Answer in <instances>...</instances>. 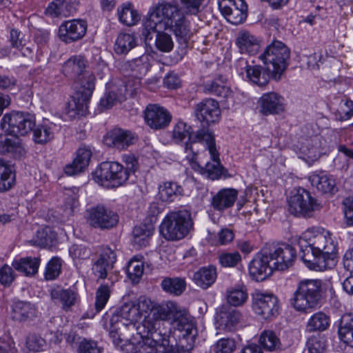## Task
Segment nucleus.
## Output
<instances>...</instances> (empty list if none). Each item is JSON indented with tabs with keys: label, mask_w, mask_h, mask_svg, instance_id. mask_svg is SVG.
Masks as SVG:
<instances>
[{
	"label": "nucleus",
	"mask_w": 353,
	"mask_h": 353,
	"mask_svg": "<svg viewBox=\"0 0 353 353\" xmlns=\"http://www.w3.org/2000/svg\"><path fill=\"white\" fill-rule=\"evenodd\" d=\"M298 245L302 261L309 269L323 271L335 265L337 242L329 231L308 228L299 236Z\"/></svg>",
	"instance_id": "nucleus-1"
},
{
	"label": "nucleus",
	"mask_w": 353,
	"mask_h": 353,
	"mask_svg": "<svg viewBox=\"0 0 353 353\" xmlns=\"http://www.w3.org/2000/svg\"><path fill=\"white\" fill-rule=\"evenodd\" d=\"M149 312H151L152 315L145 316L143 321L150 318L155 323V330H161L160 321L172 319L173 327L180 332L179 337L194 341L196 334L194 319L185 310H181L175 302L167 301L159 303L150 299Z\"/></svg>",
	"instance_id": "nucleus-2"
},
{
	"label": "nucleus",
	"mask_w": 353,
	"mask_h": 353,
	"mask_svg": "<svg viewBox=\"0 0 353 353\" xmlns=\"http://www.w3.org/2000/svg\"><path fill=\"white\" fill-rule=\"evenodd\" d=\"M170 331L155 330V323L148 318L141 321L137 328V334L141 341L134 344L130 342L128 345L132 353H172L173 345L170 343Z\"/></svg>",
	"instance_id": "nucleus-3"
},
{
	"label": "nucleus",
	"mask_w": 353,
	"mask_h": 353,
	"mask_svg": "<svg viewBox=\"0 0 353 353\" xmlns=\"http://www.w3.org/2000/svg\"><path fill=\"white\" fill-rule=\"evenodd\" d=\"M322 282L319 279L300 281L290 299V304L298 312L309 313L320 303Z\"/></svg>",
	"instance_id": "nucleus-4"
},
{
	"label": "nucleus",
	"mask_w": 353,
	"mask_h": 353,
	"mask_svg": "<svg viewBox=\"0 0 353 353\" xmlns=\"http://www.w3.org/2000/svg\"><path fill=\"white\" fill-rule=\"evenodd\" d=\"M193 225L189 210H174L168 213L162 220L159 232L168 241H179L189 234Z\"/></svg>",
	"instance_id": "nucleus-5"
},
{
	"label": "nucleus",
	"mask_w": 353,
	"mask_h": 353,
	"mask_svg": "<svg viewBox=\"0 0 353 353\" xmlns=\"http://www.w3.org/2000/svg\"><path fill=\"white\" fill-rule=\"evenodd\" d=\"M172 138L175 143H181L188 138L185 143L184 151L187 154L186 158L190 162H193L199 152L196 148L198 144H205L208 142V135H214L208 128H203L194 133L192 127L183 121L176 123L172 130Z\"/></svg>",
	"instance_id": "nucleus-6"
},
{
	"label": "nucleus",
	"mask_w": 353,
	"mask_h": 353,
	"mask_svg": "<svg viewBox=\"0 0 353 353\" xmlns=\"http://www.w3.org/2000/svg\"><path fill=\"white\" fill-rule=\"evenodd\" d=\"M150 299L144 296L135 301L124 303L115 313L112 315V322L121 323L123 327H128L131 330H136L141 323L139 321L143 314L149 312Z\"/></svg>",
	"instance_id": "nucleus-7"
},
{
	"label": "nucleus",
	"mask_w": 353,
	"mask_h": 353,
	"mask_svg": "<svg viewBox=\"0 0 353 353\" xmlns=\"http://www.w3.org/2000/svg\"><path fill=\"white\" fill-rule=\"evenodd\" d=\"M130 175L124 165L117 162H103L92 174L95 182L106 187L122 185L127 182Z\"/></svg>",
	"instance_id": "nucleus-8"
},
{
	"label": "nucleus",
	"mask_w": 353,
	"mask_h": 353,
	"mask_svg": "<svg viewBox=\"0 0 353 353\" xmlns=\"http://www.w3.org/2000/svg\"><path fill=\"white\" fill-rule=\"evenodd\" d=\"M34 115L25 112L13 111L3 115L0 127L6 134L12 136H26L35 126Z\"/></svg>",
	"instance_id": "nucleus-9"
},
{
	"label": "nucleus",
	"mask_w": 353,
	"mask_h": 353,
	"mask_svg": "<svg viewBox=\"0 0 353 353\" xmlns=\"http://www.w3.org/2000/svg\"><path fill=\"white\" fill-rule=\"evenodd\" d=\"M320 208L321 205L317 200L304 188H299L288 200L289 212L297 217H312Z\"/></svg>",
	"instance_id": "nucleus-10"
},
{
	"label": "nucleus",
	"mask_w": 353,
	"mask_h": 353,
	"mask_svg": "<svg viewBox=\"0 0 353 353\" xmlns=\"http://www.w3.org/2000/svg\"><path fill=\"white\" fill-rule=\"evenodd\" d=\"M84 216L89 225L101 230L111 229L119 221V216L116 212L100 204L88 208Z\"/></svg>",
	"instance_id": "nucleus-11"
},
{
	"label": "nucleus",
	"mask_w": 353,
	"mask_h": 353,
	"mask_svg": "<svg viewBox=\"0 0 353 353\" xmlns=\"http://www.w3.org/2000/svg\"><path fill=\"white\" fill-rule=\"evenodd\" d=\"M251 296L252 309L256 314L270 319L279 314V300L273 294L255 290Z\"/></svg>",
	"instance_id": "nucleus-12"
},
{
	"label": "nucleus",
	"mask_w": 353,
	"mask_h": 353,
	"mask_svg": "<svg viewBox=\"0 0 353 353\" xmlns=\"http://www.w3.org/2000/svg\"><path fill=\"white\" fill-rule=\"evenodd\" d=\"M265 248L275 270H285L293 265L296 257V251L292 245L281 243Z\"/></svg>",
	"instance_id": "nucleus-13"
},
{
	"label": "nucleus",
	"mask_w": 353,
	"mask_h": 353,
	"mask_svg": "<svg viewBox=\"0 0 353 353\" xmlns=\"http://www.w3.org/2000/svg\"><path fill=\"white\" fill-rule=\"evenodd\" d=\"M290 51L289 48L281 41H274L268 45L264 52L258 59L267 64L272 66H287L289 63Z\"/></svg>",
	"instance_id": "nucleus-14"
},
{
	"label": "nucleus",
	"mask_w": 353,
	"mask_h": 353,
	"mask_svg": "<svg viewBox=\"0 0 353 353\" xmlns=\"http://www.w3.org/2000/svg\"><path fill=\"white\" fill-rule=\"evenodd\" d=\"M222 14L232 24L243 23L248 13V6L244 0H218Z\"/></svg>",
	"instance_id": "nucleus-15"
},
{
	"label": "nucleus",
	"mask_w": 353,
	"mask_h": 353,
	"mask_svg": "<svg viewBox=\"0 0 353 353\" xmlns=\"http://www.w3.org/2000/svg\"><path fill=\"white\" fill-rule=\"evenodd\" d=\"M181 13L178 6L161 1L150 9L149 16L166 29L170 24H173V21L180 17Z\"/></svg>",
	"instance_id": "nucleus-16"
},
{
	"label": "nucleus",
	"mask_w": 353,
	"mask_h": 353,
	"mask_svg": "<svg viewBox=\"0 0 353 353\" xmlns=\"http://www.w3.org/2000/svg\"><path fill=\"white\" fill-rule=\"evenodd\" d=\"M272 265L268 249L264 248L254 256L250 263L249 272L256 281H263L270 276L275 270Z\"/></svg>",
	"instance_id": "nucleus-17"
},
{
	"label": "nucleus",
	"mask_w": 353,
	"mask_h": 353,
	"mask_svg": "<svg viewBox=\"0 0 353 353\" xmlns=\"http://www.w3.org/2000/svg\"><path fill=\"white\" fill-rule=\"evenodd\" d=\"M208 142L205 144V148L208 150L211 161L205 164V167L200 165L198 166L201 168L203 174L211 180H216L221 178L223 174V168L221 165L219 159V153L216 150L214 135H208Z\"/></svg>",
	"instance_id": "nucleus-18"
},
{
	"label": "nucleus",
	"mask_w": 353,
	"mask_h": 353,
	"mask_svg": "<svg viewBox=\"0 0 353 353\" xmlns=\"http://www.w3.org/2000/svg\"><path fill=\"white\" fill-rule=\"evenodd\" d=\"M246 77L259 86L266 85L270 79L279 81L285 72V68H245Z\"/></svg>",
	"instance_id": "nucleus-19"
},
{
	"label": "nucleus",
	"mask_w": 353,
	"mask_h": 353,
	"mask_svg": "<svg viewBox=\"0 0 353 353\" xmlns=\"http://www.w3.org/2000/svg\"><path fill=\"white\" fill-rule=\"evenodd\" d=\"M87 31V23L83 20L73 19L61 24L59 28V39L65 43H70L82 39Z\"/></svg>",
	"instance_id": "nucleus-20"
},
{
	"label": "nucleus",
	"mask_w": 353,
	"mask_h": 353,
	"mask_svg": "<svg viewBox=\"0 0 353 353\" xmlns=\"http://www.w3.org/2000/svg\"><path fill=\"white\" fill-rule=\"evenodd\" d=\"M145 120L150 128L161 130L170 124L172 115L165 108L157 104H150L145 111Z\"/></svg>",
	"instance_id": "nucleus-21"
},
{
	"label": "nucleus",
	"mask_w": 353,
	"mask_h": 353,
	"mask_svg": "<svg viewBox=\"0 0 353 353\" xmlns=\"http://www.w3.org/2000/svg\"><path fill=\"white\" fill-rule=\"evenodd\" d=\"M103 141L108 147L122 150L133 145L137 141V137L130 130L114 128L105 134Z\"/></svg>",
	"instance_id": "nucleus-22"
},
{
	"label": "nucleus",
	"mask_w": 353,
	"mask_h": 353,
	"mask_svg": "<svg viewBox=\"0 0 353 353\" xmlns=\"http://www.w3.org/2000/svg\"><path fill=\"white\" fill-rule=\"evenodd\" d=\"M259 112L265 116L278 114L285 110V99L275 92L264 93L259 99Z\"/></svg>",
	"instance_id": "nucleus-23"
},
{
	"label": "nucleus",
	"mask_w": 353,
	"mask_h": 353,
	"mask_svg": "<svg viewBox=\"0 0 353 353\" xmlns=\"http://www.w3.org/2000/svg\"><path fill=\"white\" fill-rule=\"evenodd\" d=\"M116 261L117 255L113 250L108 247L101 248L99 257L92 265V273L98 279H105L108 272L113 268Z\"/></svg>",
	"instance_id": "nucleus-24"
},
{
	"label": "nucleus",
	"mask_w": 353,
	"mask_h": 353,
	"mask_svg": "<svg viewBox=\"0 0 353 353\" xmlns=\"http://www.w3.org/2000/svg\"><path fill=\"white\" fill-rule=\"evenodd\" d=\"M196 115L199 120L207 123H216L221 118L219 103L212 99H207L196 105Z\"/></svg>",
	"instance_id": "nucleus-25"
},
{
	"label": "nucleus",
	"mask_w": 353,
	"mask_h": 353,
	"mask_svg": "<svg viewBox=\"0 0 353 353\" xmlns=\"http://www.w3.org/2000/svg\"><path fill=\"white\" fill-rule=\"evenodd\" d=\"M75 74V83L79 86L76 92L90 100L95 89L94 72L86 68H77Z\"/></svg>",
	"instance_id": "nucleus-26"
},
{
	"label": "nucleus",
	"mask_w": 353,
	"mask_h": 353,
	"mask_svg": "<svg viewBox=\"0 0 353 353\" xmlns=\"http://www.w3.org/2000/svg\"><path fill=\"white\" fill-rule=\"evenodd\" d=\"M240 314L228 305H222L216 311V329L232 331L239 322Z\"/></svg>",
	"instance_id": "nucleus-27"
},
{
	"label": "nucleus",
	"mask_w": 353,
	"mask_h": 353,
	"mask_svg": "<svg viewBox=\"0 0 353 353\" xmlns=\"http://www.w3.org/2000/svg\"><path fill=\"white\" fill-rule=\"evenodd\" d=\"M169 27L172 28L181 46V54L179 55L176 59H181L183 56L185 54V49L188 47V43L190 38L188 23L185 20L183 13H181L180 17H178L174 21H173V24H170Z\"/></svg>",
	"instance_id": "nucleus-28"
},
{
	"label": "nucleus",
	"mask_w": 353,
	"mask_h": 353,
	"mask_svg": "<svg viewBox=\"0 0 353 353\" xmlns=\"http://www.w3.org/2000/svg\"><path fill=\"white\" fill-rule=\"evenodd\" d=\"M238 194L234 188H223L212 197L211 205L214 210L223 212L234 205Z\"/></svg>",
	"instance_id": "nucleus-29"
},
{
	"label": "nucleus",
	"mask_w": 353,
	"mask_h": 353,
	"mask_svg": "<svg viewBox=\"0 0 353 353\" xmlns=\"http://www.w3.org/2000/svg\"><path fill=\"white\" fill-rule=\"evenodd\" d=\"M308 180L312 186L322 194H333L336 190V181L333 176L323 172L312 173Z\"/></svg>",
	"instance_id": "nucleus-30"
},
{
	"label": "nucleus",
	"mask_w": 353,
	"mask_h": 353,
	"mask_svg": "<svg viewBox=\"0 0 353 353\" xmlns=\"http://www.w3.org/2000/svg\"><path fill=\"white\" fill-rule=\"evenodd\" d=\"M0 154L10 158L19 159L26 154V150L18 137L0 139Z\"/></svg>",
	"instance_id": "nucleus-31"
},
{
	"label": "nucleus",
	"mask_w": 353,
	"mask_h": 353,
	"mask_svg": "<svg viewBox=\"0 0 353 353\" xmlns=\"http://www.w3.org/2000/svg\"><path fill=\"white\" fill-rule=\"evenodd\" d=\"M91 156L92 152L89 148H80L77 151V155L73 161L65 165L64 168L65 173L67 175L72 176L83 172L88 165Z\"/></svg>",
	"instance_id": "nucleus-32"
},
{
	"label": "nucleus",
	"mask_w": 353,
	"mask_h": 353,
	"mask_svg": "<svg viewBox=\"0 0 353 353\" xmlns=\"http://www.w3.org/2000/svg\"><path fill=\"white\" fill-rule=\"evenodd\" d=\"M89 101L90 99L76 92L67 103L65 113L70 119H74L77 115L85 116L88 111Z\"/></svg>",
	"instance_id": "nucleus-33"
},
{
	"label": "nucleus",
	"mask_w": 353,
	"mask_h": 353,
	"mask_svg": "<svg viewBox=\"0 0 353 353\" xmlns=\"http://www.w3.org/2000/svg\"><path fill=\"white\" fill-rule=\"evenodd\" d=\"M56 128V124L50 122L48 120H44L38 125L35 124L32 130L33 141L37 144L44 145L47 143L54 139Z\"/></svg>",
	"instance_id": "nucleus-34"
},
{
	"label": "nucleus",
	"mask_w": 353,
	"mask_h": 353,
	"mask_svg": "<svg viewBox=\"0 0 353 353\" xmlns=\"http://www.w3.org/2000/svg\"><path fill=\"white\" fill-rule=\"evenodd\" d=\"M128 85H120L119 87L115 83L110 88V90L100 100V108L101 110L111 108L114 104L119 101L121 102L126 99Z\"/></svg>",
	"instance_id": "nucleus-35"
},
{
	"label": "nucleus",
	"mask_w": 353,
	"mask_h": 353,
	"mask_svg": "<svg viewBox=\"0 0 353 353\" xmlns=\"http://www.w3.org/2000/svg\"><path fill=\"white\" fill-rule=\"evenodd\" d=\"M76 12V7L71 0H54L46 10V14L52 17H67Z\"/></svg>",
	"instance_id": "nucleus-36"
},
{
	"label": "nucleus",
	"mask_w": 353,
	"mask_h": 353,
	"mask_svg": "<svg viewBox=\"0 0 353 353\" xmlns=\"http://www.w3.org/2000/svg\"><path fill=\"white\" fill-rule=\"evenodd\" d=\"M11 317L18 321L31 320L37 315V309L30 303L16 301L12 305Z\"/></svg>",
	"instance_id": "nucleus-37"
},
{
	"label": "nucleus",
	"mask_w": 353,
	"mask_h": 353,
	"mask_svg": "<svg viewBox=\"0 0 353 353\" xmlns=\"http://www.w3.org/2000/svg\"><path fill=\"white\" fill-rule=\"evenodd\" d=\"M236 45L241 53L256 54L260 50L259 40L248 32H241L236 39Z\"/></svg>",
	"instance_id": "nucleus-38"
},
{
	"label": "nucleus",
	"mask_w": 353,
	"mask_h": 353,
	"mask_svg": "<svg viewBox=\"0 0 353 353\" xmlns=\"http://www.w3.org/2000/svg\"><path fill=\"white\" fill-rule=\"evenodd\" d=\"M183 189L178 183L166 181L159 185V199L165 203H172L183 194Z\"/></svg>",
	"instance_id": "nucleus-39"
},
{
	"label": "nucleus",
	"mask_w": 353,
	"mask_h": 353,
	"mask_svg": "<svg viewBox=\"0 0 353 353\" xmlns=\"http://www.w3.org/2000/svg\"><path fill=\"white\" fill-rule=\"evenodd\" d=\"M216 276V268L210 265L201 268L194 272L192 279L198 286L207 289L215 282Z\"/></svg>",
	"instance_id": "nucleus-40"
},
{
	"label": "nucleus",
	"mask_w": 353,
	"mask_h": 353,
	"mask_svg": "<svg viewBox=\"0 0 353 353\" xmlns=\"http://www.w3.org/2000/svg\"><path fill=\"white\" fill-rule=\"evenodd\" d=\"M41 259L39 257L27 256L14 260L12 265L15 270L26 276H34L38 272Z\"/></svg>",
	"instance_id": "nucleus-41"
},
{
	"label": "nucleus",
	"mask_w": 353,
	"mask_h": 353,
	"mask_svg": "<svg viewBox=\"0 0 353 353\" xmlns=\"http://www.w3.org/2000/svg\"><path fill=\"white\" fill-rule=\"evenodd\" d=\"M117 14L119 21L128 26L135 25L140 19L139 13L130 3L120 6L117 9Z\"/></svg>",
	"instance_id": "nucleus-42"
},
{
	"label": "nucleus",
	"mask_w": 353,
	"mask_h": 353,
	"mask_svg": "<svg viewBox=\"0 0 353 353\" xmlns=\"http://www.w3.org/2000/svg\"><path fill=\"white\" fill-rule=\"evenodd\" d=\"M154 230V227L152 225L143 224L135 226L133 230L134 244L137 245L138 248L146 247L149 244Z\"/></svg>",
	"instance_id": "nucleus-43"
},
{
	"label": "nucleus",
	"mask_w": 353,
	"mask_h": 353,
	"mask_svg": "<svg viewBox=\"0 0 353 353\" xmlns=\"http://www.w3.org/2000/svg\"><path fill=\"white\" fill-rule=\"evenodd\" d=\"M338 334L344 343L353 347V315H344L342 317Z\"/></svg>",
	"instance_id": "nucleus-44"
},
{
	"label": "nucleus",
	"mask_w": 353,
	"mask_h": 353,
	"mask_svg": "<svg viewBox=\"0 0 353 353\" xmlns=\"http://www.w3.org/2000/svg\"><path fill=\"white\" fill-rule=\"evenodd\" d=\"M14 182L15 174L12 167L0 160V192L9 190Z\"/></svg>",
	"instance_id": "nucleus-45"
},
{
	"label": "nucleus",
	"mask_w": 353,
	"mask_h": 353,
	"mask_svg": "<svg viewBox=\"0 0 353 353\" xmlns=\"http://www.w3.org/2000/svg\"><path fill=\"white\" fill-rule=\"evenodd\" d=\"M330 317L323 312L314 313L308 319L306 328L310 332L315 331H324L330 326Z\"/></svg>",
	"instance_id": "nucleus-46"
},
{
	"label": "nucleus",
	"mask_w": 353,
	"mask_h": 353,
	"mask_svg": "<svg viewBox=\"0 0 353 353\" xmlns=\"http://www.w3.org/2000/svg\"><path fill=\"white\" fill-rule=\"evenodd\" d=\"M56 240V234L48 227L37 230L36 235L30 241L32 245L41 248L51 247Z\"/></svg>",
	"instance_id": "nucleus-47"
},
{
	"label": "nucleus",
	"mask_w": 353,
	"mask_h": 353,
	"mask_svg": "<svg viewBox=\"0 0 353 353\" xmlns=\"http://www.w3.org/2000/svg\"><path fill=\"white\" fill-rule=\"evenodd\" d=\"M226 79L222 75H218L214 80L207 81L204 84V88L209 93L220 96L226 97L230 93V88L225 85Z\"/></svg>",
	"instance_id": "nucleus-48"
},
{
	"label": "nucleus",
	"mask_w": 353,
	"mask_h": 353,
	"mask_svg": "<svg viewBox=\"0 0 353 353\" xmlns=\"http://www.w3.org/2000/svg\"><path fill=\"white\" fill-rule=\"evenodd\" d=\"M162 289L173 295H181L186 288V283L184 279L179 277L165 278L161 283Z\"/></svg>",
	"instance_id": "nucleus-49"
},
{
	"label": "nucleus",
	"mask_w": 353,
	"mask_h": 353,
	"mask_svg": "<svg viewBox=\"0 0 353 353\" xmlns=\"http://www.w3.org/2000/svg\"><path fill=\"white\" fill-rule=\"evenodd\" d=\"M248 298L247 290L244 286H235L227 290V301L230 305L241 306L247 301Z\"/></svg>",
	"instance_id": "nucleus-50"
},
{
	"label": "nucleus",
	"mask_w": 353,
	"mask_h": 353,
	"mask_svg": "<svg viewBox=\"0 0 353 353\" xmlns=\"http://www.w3.org/2000/svg\"><path fill=\"white\" fill-rule=\"evenodd\" d=\"M51 297L54 301H59L64 310H67L73 305L76 301V294L70 290L54 288L51 291Z\"/></svg>",
	"instance_id": "nucleus-51"
},
{
	"label": "nucleus",
	"mask_w": 353,
	"mask_h": 353,
	"mask_svg": "<svg viewBox=\"0 0 353 353\" xmlns=\"http://www.w3.org/2000/svg\"><path fill=\"white\" fill-rule=\"evenodd\" d=\"M142 259L143 256H135L128 262L127 273L132 282H138L143 274L144 265Z\"/></svg>",
	"instance_id": "nucleus-52"
},
{
	"label": "nucleus",
	"mask_w": 353,
	"mask_h": 353,
	"mask_svg": "<svg viewBox=\"0 0 353 353\" xmlns=\"http://www.w3.org/2000/svg\"><path fill=\"white\" fill-rule=\"evenodd\" d=\"M259 342L263 349L268 351H274L281 345L280 339L272 330H264L260 335Z\"/></svg>",
	"instance_id": "nucleus-53"
},
{
	"label": "nucleus",
	"mask_w": 353,
	"mask_h": 353,
	"mask_svg": "<svg viewBox=\"0 0 353 353\" xmlns=\"http://www.w3.org/2000/svg\"><path fill=\"white\" fill-rule=\"evenodd\" d=\"M135 46V39L133 35L128 33L119 34L115 43V51L119 54L127 53Z\"/></svg>",
	"instance_id": "nucleus-54"
},
{
	"label": "nucleus",
	"mask_w": 353,
	"mask_h": 353,
	"mask_svg": "<svg viewBox=\"0 0 353 353\" xmlns=\"http://www.w3.org/2000/svg\"><path fill=\"white\" fill-rule=\"evenodd\" d=\"M62 260L58 256L52 257L47 263L44 277L46 280L52 281L57 279L61 272Z\"/></svg>",
	"instance_id": "nucleus-55"
},
{
	"label": "nucleus",
	"mask_w": 353,
	"mask_h": 353,
	"mask_svg": "<svg viewBox=\"0 0 353 353\" xmlns=\"http://www.w3.org/2000/svg\"><path fill=\"white\" fill-rule=\"evenodd\" d=\"M162 29L164 28L149 17L142 30V35L145 38V42L150 41L154 37L157 38V33L160 32Z\"/></svg>",
	"instance_id": "nucleus-56"
},
{
	"label": "nucleus",
	"mask_w": 353,
	"mask_h": 353,
	"mask_svg": "<svg viewBox=\"0 0 353 353\" xmlns=\"http://www.w3.org/2000/svg\"><path fill=\"white\" fill-rule=\"evenodd\" d=\"M125 327H122L121 323H114L112 322V318L110 321V337L111 338L113 343L117 346L120 347L121 350H123V346L125 345L123 343L124 341L127 342L128 340L124 339L121 337L123 334L121 333V330H124Z\"/></svg>",
	"instance_id": "nucleus-57"
},
{
	"label": "nucleus",
	"mask_w": 353,
	"mask_h": 353,
	"mask_svg": "<svg viewBox=\"0 0 353 353\" xmlns=\"http://www.w3.org/2000/svg\"><path fill=\"white\" fill-rule=\"evenodd\" d=\"M321 138L315 136L311 139H306L301 146V150L310 157H315L316 154L320 153Z\"/></svg>",
	"instance_id": "nucleus-58"
},
{
	"label": "nucleus",
	"mask_w": 353,
	"mask_h": 353,
	"mask_svg": "<svg viewBox=\"0 0 353 353\" xmlns=\"http://www.w3.org/2000/svg\"><path fill=\"white\" fill-rule=\"evenodd\" d=\"M110 296V289L108 285H101L96 292L95 307L97 312L104 308Z\"/></svg>",
	"instance_id": "nucleus-59"
},
{
	"label": "nucleus",
	"mask_w": 353,
	"mask_h": 353,
	"mask_svg": "<svg viewBox=\"0 0 353 353\" xmlns=\"http://www.w3.org/2000/svg\"><path fill=\"white\" fill-rule=\"evenodd\" d=\"M325 340L320 336L310 337L306 343L305 353H323L325 350Z\"/></svg>",
	"instance_id": "nucleus-60"
},
{
	"label": "nucleus",
	"mask_w": 353,
	"mask_h": 353,
	"mask_svg": "<svg viewBox=\"0 0 353 353\" xmlns=\"http://www.w3.org/2000/svg\"><path fill=\"white\" fill-rule=\"evenodd\" d=\"M236 349V343L230 338H222L213 346L214 353H232Z\"/></svg>",
	"instance_id": "nucleus-61"
},
{
	"label": "nucleus",
	"mask_w": 353,
	"mask_h": 353,
	"mask_svg": "<svg viewBox=\"0 0 353 353\" xmlns=\"http://www.w3.org/2000/svg\"><path fill=\"white\" fill-rule=\"evenodd\" d=\"M77 353H101V350L95 341L79 339L77 346Z\"/></svg>",
	"instance_id": "nucleus-62"
},
{
	"label": "nucleus",
	"mask_w": 353,
	"mask_h": 353,
	"mask_svg": "<svg viewBox=\"0 0 353 353\" xmlns=\"http://www.w3.org/2000/svg\"><path fill=\"white\" fill-rule=\"evenodd\" d=\"M219 260L222 266L230 268L236 266L241 261V256L238 252H224L219 255Z\"/></svg>",
	"instance_id": "nucleus-63"
},
{
	"label": "nucleus",
	"mask_w": 353,
	"mask_h": 353,
	"mask_svg": "<svg viewBox=\"0 0 353 353\" xmlns=\"http://www.w3.org/2000/svg\"><path fill=\"white\" fill-rule=\"evenodd\" d=\"M155 44L157 48L163 52H169L173 48V41L170 35L161 31L157 34Z\"/></svg>",
	"instance_id": "nucleus-64"
}]
</instances>
